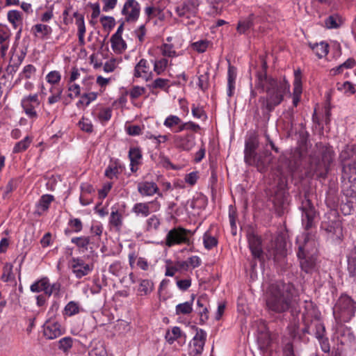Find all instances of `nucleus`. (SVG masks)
Returning <instances> with one entry per match:
<instances>
[{"instance_id": "1", "label": "nucleus", "mask_w": 356, "mask_h": 356, "mask_svg": "<svg viewBox=\"0 0 356 356\" xmlns=\"http://www.w3.org/2000/svg\"><path fill=\"white\" fill-rule=\"evenodd\" d=\"M275 157H244L245 162L248 165H252L257 168L261 172L267 171L269 168L275 170L274 174L276 175V179L280 177H285L287 174H293L296 172L300 164V157H280L277 161L276 169L273 165V159Z\"/></svg>"}, {"instance_id": "2", "label": "nucleus", "mask_w": 356, "mask_h": 356, "mask_svg": "<svg viewBox=\"0 0 356 356\" xmlns=\"http://www.w3.org/2000/svg\"><path fill=\"white\" fill-rule=\"evenodd\" d=\"M295 287L291 283L280 281L270 284L266 303L270 312L282 314L291 306Z\"/></svg>"}, {"instance_id": "3", "label": "nucleus", "mask_w": 356, "mask_h": 356, "mask_svg": "<svg viewBox=\"0 0 356 356\" xmlns=\"http://www.w3.org/2000/svg\"><path fill=\"white\" fill-rule=\"evenodd\" d=\"M275 86L266 89V97H261L259 102L264 113H270L281 104L284 96L289 92L290 85L286 81H277Z\"/></svg>"}, {"instance_id": "4", "label": "nucleus", "mask_w": 356, "mask_h": 356, "mask_svg": "<svg viewBox=\"0 0 356 356\" xmlns=\"http://www.w3.org/2000/svg\"><path fill=\"white\" fill-rule=\"evenodd\" d=\"M287 186V179L285 177H279L276 179V185L273 188L269 197L275 213L279 216L289 211V193Z\"/></svg>"}, {"instance_id": "5", "label": "nucleus", "mask_w": 356, "mask_h": 356, "mask_svg": "<svg viewBox=\"0 0 356 356\" xmlns=\"http://www.w3.org/2000/svg\"><path fill=\"white\" fill-rule=\"evenodd\" d=\"M296 254L301 271L312 274L317 270L318 255L310 249V243L306 238L298 245Z\"/></svg>"}, {"instance_id": "6", "label": "nucleus", "mask_w": 356, "mask_h": 356, "mask_svg": "<svg viewBox=\"0 0 356 356\" xmlns=\"http://www.w3.org/2000/svg\"><path fill=\"white\" fill-rule=\"evenodd\" d=\"M321 228L327 234L328 238L335 245H340L343 239L342 222L336 212H330L325 216L321 222Z\"/></svg>"}, {"instance_id": "7", "label": "nucleus", "mask_w": 356, "mask_h": 356, "mask_svg": "<svg viewBox=\"0 0 356 356\" xmlns=\"http://www.w3.org/2000/svg\"><path fill=\"white\" fill-rule=\"evenodd\" d=\"M300 209L302 211V223L305 229L309 230L315 226L314 220L318 215L312 200L307 193L304 195Z\"/></svg>"}, {"instance_id": "8", "label": "nucleus", "mask_w": 356, "mask_h": 356, "mask_svg": "<svg viewBox=\"0 0 356 356\" xmlns=\"http://www.w3.org/2000/svg\"><path fill=\"white\" fill-rule=\"evenodd\" d=\"M355 311L356 302L346 294H342L334 306V312H338L340 316L346 321L350 320L354 316Z\"/></svg>"}, {"instance_id": "9", "label": "nucleus", "mask_w": 356, "mask_h": 356, "mask_svg": "<svg viewBox=\"0 0 356 356\" xmlns=\"http://www.w3.org/2000/svg\"><path fill=\"white\" fill-rule=\"evenodd\" d=\"M188 234H193L191 231L188 229L182 227L172 229L166 236L165 245L168 247L181 243L190 245L192 241L188 237Z\"/></svg>"}, {"instance_id": "10", "label": "nucleus", "mask_w": 356, "mask_h": 356, "mask_svg": "<svg viewBox=\"0 0 356 356\" xmlns=\"http://www.w3.org/2000/svg\"><path fill=\"white\" fill-rule=\"evenodd\" d=\"M199 4L198 0H184L175 8V11L179 17L190 19L196 15Z\"/></svg>"}, {"instance_id": "11", "label": "nucleus", "mask_w": 356, "mask_h": 356, "mask_svg": "<svg viewBox=\"0 0 356 356\" xmlns=\"http://www.w3.org/2000/svg\"><path fill=\"white\" fill-rule=\"evenodd\" d=\"M40 100L38 94L24 96L21 100V106L25 114L29 119L35 120L38 115L35 108L40 106Z\"/></svg>"}, {"instance_id": "12", "label": "nucleus", "mask_w": 356, "mask_h": 356, "mask_svg": "<svg viewBox=\"0 0 356 356\" xmlns=\"http://www.w3.org/2000/svg\"><path fill=\"white\" fill-rule=\"evenodd\" d=\"M140 6L136 0H127L123 6L122 14L127 22H136L140 16Z\"/></svg>"}, {"instance_id": "13", "label": "nucleus", "mask_w": 356, "mask_h": 356, "mask_svg": "<svg viewBox=\"0 0 356 356\" xmlns=\"http://www.w3.org/2000/svg\"><path fill=\"white\" fill-rule=\"evenodd\" d=\"M247 238L250 250L254 259H257L259 261H264V251L261 247V238L253 231H249L247 234Z\"/></svg>"}, {"instance_id": "14", "label": "nucleus", "mask_w": 356, "mask_h": 356, "mask_svg": "<svg viewBox=\"0 0 356 356\" xmlns=\"http://www.w3.org/2000/svg\"><path fill=\"white\" fill-rule=\"evenodd\" d=\"M154 73L147 60L141 58L135 65L133 76L140 78L146 82L152 79Z\"/></svg>"}, {"instance_id": "15", "label": "nucleus", "mask_w": 356, "mask_h": 356, "mask_svg": "<svg viewBox=\"0 0 356 356\" xmlns=\"http://www.w3.org/2000/svg\"><path fill=\"white\" fill-rule=\"evenodd\" d=\"M314 336L318 341L321 350L325 353H330L331 346L323 323L321 322L315 323Z\"/></svg>"}, {"instance_id": "16", "label": "nucleus", "mask_w": 356, "mask_h": 356, "mask_svg": "<svg viewBox=\"0 0 356 356\" xmlns=\"http://www.w3.org/2000/svg\"><path fill=\"white\" fill-rule=\"evenodd\" d=\"M270 257L275 262L279 263L286 256V242L282 238H277L275 241V246L270 252Z\"/></svg>"}, {"instance_id": "17", "label": "nucleus", "mask_w": 356, "mask_h": 356, "mask_svg": "<svg viewBox=\"0 0 356 356\" xmlns=\"http://www.w3.org/2000/svg\"><path fill=\"white\" fill-rule=\"evenodd\" d=\"M259 147V138L255 131H248L245 140V156H252Z\"/></svg>"}, {"instance_id": "18", "label": "nucleus", "mask_w": 356, "mask_h": 356, "mask_svg": "<svg viewBox=\"0 0 356 356\" xmlns=\"http://www.w3.org/2000/svg\"><path fill=\"white\" fill-rule=\"evenodd\" d=\"M71 242L76 245L79 252L85 254L89 252L91 255L94 254L95 250L90 245L91 242L90 236H83L79 237H74L71 239Z\"/></svg>"}, {"instance_id": "19", "label": "nucleus", "mask_w": 356, "mask_h": 356, "mask_svg": "<svg viewBox=\"0 0 356 356\" xmlns=\"http://www.w3.org/2000/svg\"><path fill=\"white\" fill-rule=\"evenodd\" d=\"M113 110L110 107H104L102 105H97L92 112L93 117L101 124H106L112 117Z\"/></svg>"}, {"instance_id": "20", "label": "nucleus", "mask_w": 356, "mask_h": 356, "mask_svg": "<svg viewBox=\"0 0 356 356\" xmlns=\"http://www.w3.org/2000/svg\"><path fill=\"white\" fill-rule=\"evenodd\" d=\"M342 178L346 179L356 174V157H343L341 160Z\"/></svg>"}, {"instance_id": "21", "label": "nucleus", "mask_w": 356, "mask_h": 356, "mask_svg": "<svg viewBox=\"0 0 356 356\" xmlns=\"http://www.w3.org/2000/svg\"><path fill=\"white\" fill-rule=\"evenodd\" d=\"M207 337V333L202 329L197 330L195 337L193 339V353L194 355H200L204 349Z\"/></svg>"}, {"instance_id": "22", "label": "nucleus", "mask_w": 356, "mask_h": 356, "mask_svg": "<svg viewBox=\"0 0 356 356\" xmlns=\"http://www.w3.org/2000/svg\"><path fill=\"white\" fill-rule=\"evenodd\" d=\"M153 71L156 75H162L165 73L167 69L172 65V60L168 59V58H163L162 56H157L154 61Z\"/></svg>"}, {"instance_id": "23", "label": "nucleus", "mask_w": 356, "mask_h": 356, "mask_svg": "<svg viewBox=\"0 0 356 356\" xmlns=\"http://www.w3.org/2000/svg\"><path fill=\"white\" fill-rule=\"evenodd\" d=\"M65 332L64 329L61 328V325L58 323H53L46 325L44 327V336L48 339H54Z\"/></svg>"}, {"instance_id": "24", "label": "nucleus", "mask_w": 356, "mask_h": 356, "mask_svg": "<svg viewBox=\"0 0 356 356\" xmlns=\"http://www.w3.org/2000/svg\"><path fill=\"white\" fill-rule=\"evenodd\" d=\"M294 74L295 79L293 82V104L294 106H297L300 100V96L302 94L300 71H295Z\"/></svg>"}, {"instance_id": "25", "label": "nucleus", "mask_w": 356, "mask_h": 356, "mask_svg": "<svg viewBox=\"0 0 356 356\" xmlns=\"http://www.w3.org/2000/svg\"><path fill=\"white\" fill-rule=\"evenodd\" d=\"M277 82V80L268 77L265 73H259L257 76L255 86L266 92V89L275 86V83Z\"/></svg>"}, {"instance_id": "26", "label": "nucleus", "mask_w": 356, "mask_h": 356, "mask_svg": "<svg viewBox=\"0 0 356 356\" xmlns=\"http://www.w3.org/2000/svg\"><path fill=\"white\" fill-rule=\"evenodd\" d=\"M7 19L15 29H19L18 33L20 34L22 29V13L17 10H10L7 13Z\"/></svg>"}, {"instance_id": "27", "label": "nucleus", "mask_w": 356, "mask_h": 356, "mask_svg": "<svg viewBox=\"0 0 356 356\" xmlns=\"http://www.w3.org/2000/svg\"><path fill=\"white\" fill-rule=\"evenodd\" d=\"M236 79V69L232 65H229L227 70V95L231 97L234 95L235 91V83Z\"/></svg>"}, {"instance_id": "28", "label": "nucleus", "mask_w": 356, "mask_h": 356, "mask_svg": "<svg viewBox=\"0 0 356 356\" xmlns=\"http://www.w3.org/2000/svg\"><path fill=\"white\" fill-rule=\"evenodd\" d=\"M36 71V67L33 65L29 64L25 65L22 70L19 73L14 84L17 85L20 83L23 79H33L35 75Z\"/></svg>"}, {"instance_id": "29", "label": "nucleus", "mask_w": 356, "mask_h": 356, "mask_svg": "<svg viewBox=\"0 0 356 356\" xmlns=\"http://www.w3.org/2000/svg\"><path fill=\"white\" fill-rule=\"evenodd\" d=\"M138 191L143 196H150L156 193L159 188L154 182L143 181L138 184Z\"/></svg>"}, {"instance_id": "30", "label": "nucleus", "mask_w": 356, "mask_h": 356, "mask_svg": "<svg viewBox=\"0 0 356 356\" xmlns=\"http://www.w3.org/2000/svg\"><path fill=\"white\" fill-rule=\"evenodd\" d=\"M25 54L13 56L10 60L8 65L6 68V73L8 75H14L22 63Z\"/></svg>"}, {"instance_id": "31", "label": "nucleus", "mask_w": 356, "mask_h": 356, "mask_svg": "<svg viewBox=\"0 0 356 356\" xmlns=\"http://www.w3.org/2000/svg\"><path fill=\"white\" fill-rule=\"evenodd\" d=\"M161 56L163 58H168L171 60L173 58L177 57L179 54L176 51L175 47L172 44L163 43L157 47Z\"/></svg>"}, {"instance_id": "32", "label": "nucleus", "mask_w": 356, "mask_h": 356, "mask_svg": "<svg viewBox=\"0 0 356 356\" xmlns=\"http://www.w3.org/2000/svg\"><path fill=\"white\" fill-rule=\"evenodd\" d=\"M308 45L318 58L325 57L329 52V45L325 42H321L319 43H312L309 42Z\"/></svg>"}, {"instance_id": "33", "label": "nucleus", "mask_w": 356, "mask_h": 356, "mask_svg": "<svg viewBox=\"0 0 356 356\" xmlns=\"http://www.w3.org/2000/svg\"><path fill=\"white\" fill-rule=\"evenodd\" d=\"M32 31L36 37H40L42 39L47 38L52 33L51 27L43 24L34 25L32 27Z\"/></svg>"}, {"instance_id": "34", "label": "nucleus", "mask_w": 356, "mask_h": 356, "mask_svg": "<svg viewBox=\"0 0 356 356\" xmlns=\"http://www.w3.org/2000/svg\"><path fill=\"white\" fill-rule=\"evenodd\" d=\"M97 98V93L91 92L88 93H84L81 95L79 100L76 103V106L78 108L85 109L90 104L96 100Z\"/></svg>"}, {"instance_id": "35", "label": "nucleus", "mask_w": 356, "mask_h": 356, "mask_svg": "<svg viewBox=\"0 0 356 356\" xmlns=\"http://www.w3.org/2000/svg\"><path fill=\"white\" fill-rule=\"evenodd\" d=\"M348 271L350 277H356V247L351 249L347 255Z\"/></svg>"}, {"instance_id": "36", "label": "nucleus", "mask_w": 356, "mask_h": 356, "mask_svg": "<svg viewBox=\"0 0 356 356\" xmlns=\"http://www.w3.org/2000/svg\"><path fill=\"white\" fill-rule=\"evenodd\" d=\"M195 145V136L192 134H187L180 137L177 145L183 150L188 151L194 147Z\"/></svg>"}, {"instance_id": "37", "label": "nucleus", "mask_w": 356, "mask_h": 356, "mask_svg": "<svg viewBox=\"0 0 356 356\" xmlns=\"http://www.w3.org/2000/svg\"><path fill=\"white\" fill-rule=\"evenodd\" d=\"M54 200V197L52 195H43L40 197L38 203L37 204V210L35 213H37L38 215H41L42 213H43L44 211H47L49 209L50 203Z\"/></svg>"}, {"instance_id": "38", "label": "nucleus", "mask_w": 356, "mask_h": 356, "mask_svg": "<svg viewBox=\"0 0 356 356\" xmlns=\"http://www.w3.org/2000/svg\"><path fill=\"white\" fill-rule=\"evenodd\" d=\"M111 43L113 51L118 54H122L127 47V43L122 37H111Z\"/></svg>"}, {"instance_id": "39", "label": "nucleus", "mask_w": 356, "mask_h": 356, "mask_svg": "<svg viewBox=\"0 0 356 356\" xmlns=\"http://www.w3.org/2000/svg\"><path fill=\"white\" fill-rule=\"evenodd\" d=\"M272 341V337L268 332H261L257 338L259 347L264 352L268 350L271 346Z\"/></svg>"}, {"instance_id": "40", "label": "nucleus", "mask_w": 356, "mask_h": 356, "mask_svg": "<svg viewBox=\"0 0 356 356\" xmlns=\"http://www.w3.org/2000/svg\"><path fill=\"white\" fill-rule=\"evenodd\" d=\"M151 202L136 203L132 208V212L136 216H141L144 218L147 217L150 214Z\"/></svg>"}, {"instance_id": "41", "label": "nucleus", "mask_w": 356, "mask_h": 356, "mask_svg": "<svg viewBox=\"0 0 356 356\" xmlns=\"http://www.w3.org/2000/svg\"><path fill=\"white\" fill-rule=\"evenodd\" d=\"M343 19L338 14L329 16L325 20V24L327 29H338L343 24Z\"/></svg>"}, {"instance_id": "42", "label": "nucleus", "mask_w": 356, "mask_h": 356, "mask_svg": "<svg viewBox=\"0 0 356 356\" xmlns=\"http://www.w3.org/2000/svg\"><path fill=\"white\" fill-rule=\"evenodd\" d=\"M170 80L163 78H156L147 87L150 90L161 89L167 91L170 88Z\"/></svg>"}, {"instance_id": "43", "label": "nucleus", "mask_w": 356, "mask_h": 356, "mask_svg": "<svg viewBox=\"0 0 356 356\" xmlns=\"http://www.w3.org/2000/svg\"><path fill=\"white\" fill-rule=\"evenodd\" d=\"M49 285V280L48 277H44L32 284L30 286V290L33 293H40L47 289Z\"/></svg>"}, {"instance_id": "44", "label": "nucleus", "mask_w": 356, "mask_h": 356, "mask_svg": "<svg viewBox=\"0 0 356 356\" xmlns=\"http://www.w3.org/2000/svg\"><path fill=\"white\" fill-rule=\"evenodd\" d=\"M49 92L51 95L48 97L47 102L49 104L51 105L61 99L63 88L62 87L52 86L49 89Z\"/></svg>"}, {"instance_id": "45", "label": "nucleus", "mask_w": 356, "mask_h": 356, "mask_svg": "<svg viewBox=\"0 0 356 356\" xmlns=\"http://www.w3.org/2000/svg\"><path fill=\"white\" fill-rule=\"evenodd\" d=\"M282 356H296L294 352V348L292 341L286 338L282 339Z\"/></svg>"}, {"instance_id": "46", "label": "nucleus", "mask_w": 356, "mask_h": 356, "mask_svg": "<svg viewBox=\"0 0 356 356\" xmlns=\"http://www.w3.org/2000/svg\"><path fill=\"white\" fill-rule=\"evenodd\" d=\"M252 26H253V16L250 15L247 18H245L243 20H240L238 22L236 30L240 34H243L248 30H249Z\"/></svg>"}, {"instance_id": "47", "label": "nucleus", "mask_w": 356, "mask_h": 356, "mask_svg": "<svg viewBox=\"0 0 356 356\" xmlns=\"http://www.w3.org/2000/svg\"><path fill=\"white\" fill-rule=\"evenodd\" d=\"M109 223L115 227L116 230H120L122 225V216L118 210L112 211L110 216Z\"/></svg>"}, {"instance_id": "48", "label": "nucleus", "mask_w": 356, "mask_h": 356, "mask_svg": "<svg viewBox=\"0 0 356 356\" xmlns=\"http://www.w3.org/2000/svg\"><path fill=\"white\" fill-rule=\"evenodd\" d=\"M73 341L74 340L71 337H63L58 341V348L64 353H68L73 346Z\"/></svg>"}, {"instance_id": "49", "label": "nucleus", "mask_w": 356, "mask_h": 356, "mask_svg": "<svg viewBox=\"0 0 356 356\" xmlns=\"http://www.w3.org/2000/svg\"><path fill=\"white\" fill-rule=\"evenodd\" d=\"M3 274L1 280L4 282H12L15 280V276L13 274V265L6 263L3 268Z\"/></svg>"}, {"instance_id": "50", "label": "nucleus", "mask_w": 356, "mask_h": 356, "mask_svg": "<svg viewBox=\"0 0 356 356\" xmlns=\"http://www.w3.org/2000/svg\"><path fill=\"white\" fill-rule=\"evenodd\" d=\"M317 153L321 156H331L333 154V149L327 143L324 142L317 143L316 145Z\"/></svg>"}, {"instance_id": "51", "label": "nucleus", "mask_w": 356, "mask_h": 356, "mask_svg": "<svg viewBox=\"0 0 356 356\" xmlns=\"http://www.w3.org/2000/svg\"><path fill=\"white\" fill-rule=\"evenodd\" d=\"M181 123V120L177 115H168L163 122V125L170 129L179 125Z\"/></svg>"}, {"instance_id": "52", "label": "nucleus", "mask_w": 356, "mask_h": 356, "mask_svg": "<svg viewBox=\"0 0 356 356\" xmlns=\"http://www.w3.org/2000/svg\"><path fill=\"white\" fill-rule=\"evenodd\" d=\"M193 311L192 302H186L176 306V314H189Z\"/></svg>"}, {"instance_id": "53", "label": "nucleus", "mask_w": 356, "mask_h": 356, "mask_svg": "<svg viewBox=\"0 0 356 356\" xmlns=\"http://www.w3.org/2000/svg\"><path fill=\"white\" fill-rule=\"evenodd\" d=\"M146 93V88L143 86H134L128 92V95L132 99H136Z\"/></svg>"}, {"instance_id": "54", "label": "nucleus", "mask_w": 356, "mask_h": 356, "mask_svg": "<svg viewBox=\"0 0 356 356\" xmlns=\"http://www.w3.org/2000/svg\"><path fill=\"white\" fill-rule=\"evenodd\" d=\"M45 79L49 84L56 85L61 80V74L57 70L51 71L46 75Z\"/></svg>"}, {"instance_id": "55", "label": "nucleus", "mask_w": 356, "mask_h": 356, "mask_svg": "<svg viewBox=\"0 0 356 356\" xmlns=\"http://www.w3.org/2000/svg\"><path fill=\"white\" fill-rule=\"evenodd\" d=\"M203 243L204 248L211 250L218 244V240L216 237L211 236L208 232H205L203 236Z\"/></svg>"}, {"instance_id": "56", "label": "nucleus", "mask_w": 356, "mask_h": 356, "mask_svg": "<svg viewBox=\"0 0 356 356\" xmlns=\"http://www.w3.org/2000/svg\"><path fill=\"white\" fill-rule=\"evenodd\" d=\"M209 73L208 71L204 72L198 76L197 86L200 89L204 91L209 88Z\"/></svg>"}, {"instance_id": "57", "label": "nucleus", "mask_w": 356, "mask_h": 356, "mask_svg": "<svg viewBox=\"0 0 356 356\" xmlns=\"http://www.w3.org/2000/svg\"><path fill=\"white\" fill-rule=\"evenodd\" d=\"M31 143V139L29 136H26L24 140L18 142L13 148V153H21L28 148Z\"/></svg>"}, {"instance_id": "58", "label": "nucleus", "mask_w": 356, "mask_h": 356, "mask_svg": "<svg viewBox=\"0 0 356 356\" xmlns=\"http://www.w3.org/2000/svg\"><path fill=\"white\" fill-rule=\"evenodd\" d=\"M154 289V283L149 280H143L139 286V291L147 295L152 291Z\"/></svg>"}, {"instance_id": "59", "label": "nucleus", "mask_w": 356, "mask_h": 356, "mask_svg": "<svg viewBox=\"0 0 356 356\" xmlns=\"http://www.w3.org/2000/svg\"><path fill=\"white\" fill-rule=\"evenodd\" d=\"M65 312L69 316L76 314L79 312V306L77 302L70 301L65 307Z\"/></svg>"}, {"instance_id": "60", "label": "nucleus", "mask_w": 356, "mask_h": 356, "mask_svg": "<svg viewBox=\"0 0 356 356\" xmlns=\"http://www.w3.org/2000/svg\"><path fill=\"white\" fill-rule=\"evenodd\" d=\"M172 333L173 336L170 335L169 331H168L165 334V339L170 344L172 343L175 340L180 338L181 336V329L177 326H175L172 328Z\"/></svg>"}, {"instance_id": "61", "label": "nucleus", "mask_w": 356, "mask_h": 356, "mask_svg": "<svg viewBox=\"0 0 356 356\" xmlns=\"http://www.w3.org/2000/svg\"><path fill=\"white\" fill-rule=\"evenodd\" d=\"M92 270V267L89 264H87L83 267H79L77 269L72 270V272L77 278L80 279L89 274Z\"/></svg>"}, {"instance_id": "62", "label": "nucleus", "mask_w": 356, "mask_h": 356, "mask_svg": "<svg viewBox=\"0 0 356 356\" xmlns=\"http://www.w3.org/2000/svg\"><path fill=\"white\" fill-rule=\"evenodd\" d=\"M68 90L70 93L68 94V97L70 99L76 98L81 95V87L79 84L69 83L68 84Z\"/></svg>"}, {"instance_id": "63", "label": "nucleus", "mask_w": 356, "mask_h": 356, "mask_svg": "<svg viewBox=\"0 0 356 356\" xmlns=\"http://www.w3.org/2000/svg\"><path fill=\"white\" fill-rule=\"evenodd\" d=\"M10 35L9 28L7 26L0 24V44L8 42Z\"/></svg>"}, {"instance_id": "64", "label": "nucleus", "mask_w": 356, "mask_h": 356, "mask_svg": "<svg viewBox=\"0 0 356 356\" xmlns=\"http://www.w3.org/2000/svg\"><path fill=\"white\" fill-rule=\"evenodd\" d=\"M191 112L193 116L195 118L201 119L202 120H206L207 119V115L202 107L196 106L193 104Z\"/></svg>"}]
</instances>
